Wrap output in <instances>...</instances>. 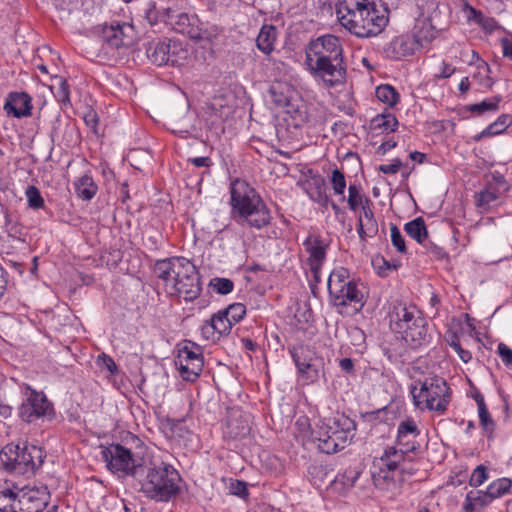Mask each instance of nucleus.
Instances as JSON below:
<instances>
[{"label": "nucleus", "mask_w": 512, "mask_h": 512, "mask_svg": "<svg viewBox=\"0 0 512 512\" xmlns=\"http://www.w3.org/2000/svg\"><path fill=\"white\" fill-rule=\"evenodd\" d=\"M387 415H388L387 407H384L381 409L361 413V419L364 422L373 426V425H377L382 422H386L388 419Z\"/></svg>", "instance_id": "3c124183"}, {"label": "nucleus", "mask_w": 512, "mask_h": 512, "mask_svg": "<svg viewBox=\"0 0 512 512\" xmlns=\"http://www.w3.org/2000/svg\"><path fill=\"white\" fill-rule=\"evenodd\" d=\"M329 245V242L319 234H310L303 241V246L308 253V266H313L315 269L323 266L326 261Z\"/></svg>", "instance_id": "5701e85b"}, {"label": "nucleus", "mask_w": 512, "mask_h": 512, "mask_svg": "<svg viewBox=\"0 0 512 512\" xmlns=\"http://www.w3.org/2000/svg\"><path fill=\"white\" fill-rule=\"evenodd\" d=\"M153 273L170 296L193 301L201 293V278L196 266L187 258L173 256L156 260Z\"/></svg>", "instance_id": "f03ea898"}, {"label": "nucleus", "mask_w": 512, "mask_h": 512, "mask_svg": "<svg viewBox=\"0 0 512 512\" xmlns=\"http://www.w3.org/2000/svg\"><path fill=\"white\" fill-rule=\"evenodd\" d=\"M147 58L157 66H180L189 56V50L180 41L166 39L150 43L146 49Z\"/></svg>", "instance_id": "ddd939ff"}, {"label": "nucleus", "mask_w": 512, "mask_h": 512, "mask_svg": "<svg viewBox=\"0 0 512 512\" xmlns=\"http://www.w3.org/2000/svg\"><path fill=\"white\" fill-rule=\"evenodd\" d=\"M497 352L504 365L507 367H512V349L504 343H499Z\"/></svg>", "instance_id": "680f3d73"}, {"label": "nucleus", "mask_w": 512, "mask_h": 512, "mask_svg": "<svg viewBox=\"0 0 512 512\" xmlns=\"http://www.w3.org/2000/svg\"><path fill=\"white\" fill-rule=\"evenodd\" d=\"M276 39V28L273 25H263L256 39L257 48L262 53L269 55L274 50Z\"/></svg>", "instance_id": "7c9ffc66"}, {"label": "nucleus", "mask_w": 512, "mask_h": 512, "mask_svg": "<svg viewBox=\"0 0 512 512\" xmlns=\"http://www.w3.org/2000/svg\"><path fill=\"white\" fill-rule=\"evenodd\" d=\"M336 12L340 24L360 38L380 34L389 21V8L381 0H340Z\"/></svg>", "instance_id": "f257e3e1"}, {"label": "nucleus", "mask_w": 512, "mask_h": 512, "mask_svg": "<svg viewBox=\"0 0 512 512\" xmlns=\"http://www.w3.org/2000/svg\"><path fill=\"white\" fill-rule=\"evenodd\" d=\"M417 40V48L427 47L436 36V31L433 27L424 23L415 33L411 34Z\"/></svg>", "instance_id": "37998d69"}, {"label": "nucleus", "mask_w": 512, "mask_h": 512, "mask_svg": "<svg viewBox=\"0 0 512 512\" xmlns=\"http://www.w3.org/2000/svg\"><path fill=\"white\" fill-rule=\"evenodd\" d=\"M478 416L480 426L482 427L484 433L487 435L488 439H493L496 430V423L491 417L488 407L486 406L484 408L478 409Z\"/></svg>", "instance_id": "49530a36"}, {"label": "nucleus", "mask_w": 512, "mask_h": 512, "mask_svg": "<svg viewBox=\"0 0 512 512\" xmlns=\"http://www.w3.org/2000/svg\"><path fill=\"white\" fill-rule=\"evenodd\" d=\"M211 324L213 325L216 333H217V339H219L222 335H227L230 333L233 324L230 322V320L227 318V316L221 311L218 313L212 315V317L209 319Z\"/></svg>", "instance_id": "79ce46f5"}, {"label": "nucleus", "mask_w": 512, "mask_h": 512, "mask_svg": "<svg viewBox=\"0 0 512 512\" xmlns=\"http://www.w3.org/2000/svg\"><path fill=\"white\" fill-rule=\"evenodd\" d=\"M173 25L176 32L187 35L191 39L200 37L197 19L194 16H189L187 13H180Z\"/></svg>", "instance_id": "cd10ccee"}, {"label": "nucleus", "mask_w": 512, "mask_h": 512, "mask_svg": "<svg viewBox=\"0 0 512 512\" xmlns=\"http://www.w3.org/2000/svg\"><path fill=\"white\" fill-rule=\"evenodd\" d=\"M376 97L384 104L393 107L399 102L400 94L393 86L382 84L376 88Z\"/></svg>", "instance_id": "58836bf2"}, {"label": "nucleus", "mask_w": 512, "mask_h": 512, "mask_svg": "<svg viewBox=\"0 0 512 512\" xmlns=\"http://www.w3.org/2000/svg\"><path fill=\"white\" fill-rule=\"evenodd\" d=\"M160 238L159 234L149 235L145 239L144 245L151 251H157L161 247Z\"/></svg>", "instance_id": "338daca9"}, {"label": "nucleus", "mask_w": 512, "mask_h": 512, "mask_svg": "<svg viewBox=\"0 0 512 512\" xmlns=\"http://www.w3.org/2000/svg\"><path fill=\"white\" fill-rule=\"evenodd\" d=\"M17 493L6 483L0 484V512H15Z\"/></svg>", "instance_id": "e433bc0d"}, {"label": "nucleus", "mask_w": 512, "mask_h": 512, "mask_svg": "<svg viewBox=\"0 0 512 512\" xmlns=\"http://www.w3.org/2000/svg\"><path fill=\"white\" fill-rule=\"evenodd\" d=\"M420 433L421 431L414 418L407 417L398 424L394 446L405 454L410 455L420 447L417 441Z\"/></svg>", "instance_id": "a211bd4d"}, {"label": "nucleus", "mask_w": 512, "mask_h": 512, "mask_svg": "<svg viewBox=\"0 0 512 512\" xmlns=\"http://www.w3.org/2000/svg\"><path fill=\"white\" fill-rule=\"evenodd\" d=\"M3 108L8 116L29 117L33 109L32 98L26 92H11L8 94Z\"/></svg>", "instance_id": "b1692460"}, {"label": "nucleus", "mask_w": 512, "mask_h": 512, "mask_svg": "<svg viewBox=\"0 0 512 512\" xmlns=\"http://www.w3.org/2000/svg\"><path fill=\"white\" fill-rule=\"evenodd\" d=\"M201 334L206 340H218L217 333L209 320H207L201 327Z\"/></svg>", "instance_id": "69168bd1"}, {"label": "nucleus", "mask_w": 512, "mask_h": 512, "mask_svg": "<svg viewBox=\"0 0 512 512\" xmlns=\"http://www.w3.org/2000/svg\"><path fill=\"white\" fill-rule=\"evenodd\" d=\"M371 477L375 487L382 491H391L397 488L398 482L402 480L391 472L384 471L380 468H374Z\"/></svg>", "instance_id": "c85d7f7f"}, {"label": "nucleus", "mask_w": 512, "mask_h": 512, "mask_svg": "<svg viewBox=\"0 0 512 512\" xmlns=\"http://www.w3.org/2000/svg\"><path fill=\"white\" fill-rule=\"evenodd\" d=\"M372 124L375 129H381L385 132H395L399 125L396 116L390 112L377 115L373 118Z\"/></svg>", "instance_id": "4c0bfd02"}, {"label": "nucleus", "mask_w": 512, "mask_h": 512, "mask_svg": "<svg viewBox=\"0 0 512 512\" xmlns=\"http://www.w3.org/2000/svg\"><path fill=\"white\" fill-rule=\"evenodd\" d=\"M97 363L101 368L106 369L112 375L118 372L117 365L113 358L105 353H102L101 355L98 356Z\"/></svg>", "instance_id": "4d7b16f0"}, {"label": "nucleus", "mask_w": 512, "mask_h": 512, "mask_svg": "<svg viewBox=\"0 0 512 512\" xmlns=\"http://www.w3.org/2000/svg\"><path fill=\"white\" fill-rule=\"evenodd\" d=\"M458 7L468 22L476 24L482 14V11L471 6L467 0H458Z\"/></svg>", "instance_id": "603ef678"}, {"label": "nucleus", "mask_w": 512, "mask_h": 512, "mask_svg": "<svg viewBox=\"0 0 512 512\" xmlns=\"http://www.w3.org/2000/svg\"><path fill=\"white\" fill-rule=\"evenodd\" d=\"M249 416L239 410H232L223 428V437L228 440H240L250 434Z\"/></svg>", "instance_id": "412c9836"}, {"label": "nucleus", "mask_w": 512, "mask_h": 512, "mask_svg": "<svg viewBox=\"0 0 512 512\" xmlns=\"http://www.w3.org/2000/svg\"><path fill=\"white\" fill-rule=\"evenodd\" d=\"M418 50L417 40L411 34H402L394 37L384 47V54L388 59L401 60Z\"/></svg>", "instance_id": "4be33fe9"}, {"label": "nucleus", "mask_w": 512, "mask_h": 512, "mask_svg": "<svg viewBox=\"0 0 512 512\" xmlns=\"http://www.w3.org/2000/svg\"><path fill=\"white\" fill-rule=\"evenodd\" d=\"M222 312L234 325L244 318L246 314V307L242 303H233L229 305L226 309L222 310Z\"/></svg>", "instance_id": "8fccbe9b"}, {"label": "nucleus", "mask_w": 512, "mask_h": 512, "mask_svg": "<svg viewBox=\"0 0 512 512\" xmlns=\"http://www.w3.org/2000/svg\"><path fill=\"white\" fill-rule=\"evenodd\" d=\"M75 193L83 201L92 200L98 192V186L89 174H84L74 182Z\"/></svg>", "instance_id": "c756f323"}, {"label": "nucleus", "mask_w": 512, "mask_h": 512, "mask_svg": "<svg viewBox=\"0 0 512 512\" xmlns=\"http://www.w3.org/2000/svg\"><path fill=\"white\" fill-rule=\"evenodd\" d=\"M356 423L344 414L328 418L312 431L318 449L326 454H333L344 449L354 438Z\"/></svg>", "instance_id": "423d86ee"}, {"label": "nucleus", "mask_w": 512, "mask_h": 512, "mask_svg": "<svg viewBox=\"0 0 512 512\" xmlns=\"http://www.w3.org/2000/svg\"><path fill=\"white\" fill-rule=\"evenodd\" d=\"M390 233L392 245L396 248L398 252L406 253L407 248L404 237L402 236L401 231L395 224H390Z\"/></svg>", "instance_id": "5fc2aeb1"}, {"label": "nucleus", "mask_w": 512, "mask_h": 512, "mask_svg": "<svg viewBox=\"0 0 512 512\" xmlns=\"http://www.w3.org/2000/svg\"><path fill=\"white\" fill-rule=\"evenodd\" d=\"M330 182L336 195L342 196L341 200L345 201L344 192L346 189V179L339 169H334L331 174Z\"/></svg>", "instance_id": "09e8293b"}, {"label": "nucleus", "mask_w": 512, "mask_h": 512, "mask_svg": "<svg viewBox=\"0 0 512 512\" xmlns=\"http://www.w3.org/2000/svg\"><path fill=\"white\" fill-rule=\"evenodd\" d=\"M288 352L303 383L317 382L323 369V359L317 356L310 346L302 343L289 346Z\"/></svg>", "instance_id": "f8f14e48"}, {"label": "nucleus", "mask_w": 512, "mask_h": 512, "mask_svg": "<svg viewBox=\"0 0 512 512\" xmlns=\"http://www.w3.org/2000/svg\"><path fill=\"white\" fill-rule=\"evenodd\" d=\"M419 384V389L416 385L410 388L414 405L420 410L444 415L451 401V390L447 382L442 377L434 376L425 378Z\"/></svg>", "instance_id": "6e6552de"}, {"label": "nucleus", "mask_w": 512, "mask_h": 512, "mask_svg": "<svg viewBox=\"0 0 512 512\" xmlns=\"http://www.w3.org/2000/svg\"><path fill=\"white\" fill-rule=\"evenodd\" d=\"M494 500L488 490H471L466 494L461 512L481 511Z\"/></svg>", "instance_id": "bb28decb"}, {"label": "nucleus", "mask_w": 512, "mask_h": 512, "mask_svg": "<svg viewBox=\"0 0 512 512\" xmlns=\"http://www.w3.org/2000/svg\"><path fill=\"white\" fill-rule=\"evenodd\" d=\"M210 285L213 287L214 291L221 295L229 294L234 289L233 281L228 278L216 277L210 281Z\"/></svg>", "instance_id": "864d4df0"}, {"label": "nucleus", "mask_w": 512, "mask_h": 512, "mask_svg": "<svg viewBox=\"0 0 512 512\" xmlns=\"http://www.w3.org/2000/svg\"><path fill=\"white\" fill-rule=\"evenodd\" d=\"M45 457L42 448L28 443L22 446L6 445L0 453L5 469L19 475L34 474L42 466Z\"/></svg>", "instance_id": "9b49d317"}, {"label": "nucleus", "mask_w": 512, "mask_h": 512, "mask_svg": "<svg viewBox=\"0 0 512 512\" xmlns=\"http://www.w3.org/2000/svg\"><path fill=\"white\" fill-rule=\"evenodd\" d=\"M389 326L392 332L413 347L426 343L428 337L427 322L415 306L398 302L389 311Z\"/></svg>", "instance_id": "39448f33"}, {"label": "nucleus", "mask_w": 512, "mask_h": 512, "mask_svg": "<svg viewBox=\"0 0 512 512\" xmlns=\"http://www.w3.org/2000/svg\"><path fill=\"white\" fill-rule=\"evenodd\" d=\"M402 165V161L399 158H396L390 164L380 165L378 170L383 174H396Z\"/></svg>", "instance_id": "e2e57ef3"}, {"label": "nucleus", "mask_w": 512, "mask_h": 512, "mask_svg": "<svg viewBox=\"0 0 512 512\" xmlns=\"http://www.w3.org/2000/svg\"><path fill=\"white\" fill-rule=\"evenodd\" d=\"M512 123V117L509 114L500 115L496 121L488 125L482 132L474 136L475 141L483 138L499 135L503 133Z\"/></svg>", "instance_id": "473e14b6"}, {"label": "nucleus", "mask_w": 512, "mask_h": 512, "mask_svg": "<svg viewBox=\"0 0 512 512\" xmlns=\"http://www.w3.org/2000/svg\"><path fill=\"white\" fill-rule=\"evenodd\" d=\"M404 231L419 244H422L428 237L426 224L422 217H417L407 222L404 225Z\"/></svg>", "instance_id": "72a5a7b5"}, {"label": "nucleus", "mask_w": 512, "mask_h": 512, "mask_svg": "<svg viewBox=\"0 0 512 512\" xmlns=\"http://www.w3.org/2000/svg\"><path fill=\"white\" fill-rule=\"evenodd\" d=\"M175 364L184 381L194 382L200 376L204 360L200 346L189 341L179 349Z\"/></svg>", "instance_id": "2eb2a0df"}, {"label": "nucleus", "mask_w": 512, "mask_h": 512, "mask_svg": "<svg viewBox=\"0 0 512 512\" xmlns=\"http://www.w3.org/2000/svg\"><path fill=\"white\" fill-rule=\"evenodd\" d=\"M373 202L366 200L365 205L361 206L358 216L357 233L361 241L372 238L378 233V223L373 212Z\"/></svg>", "instance_id": "393cba45"}, {"label": "nucleus", "mask_w": 512, "mask_h": 512, "mask_svg": "<svg viewBox=\"0 0 512 512\" xmlns=\"http://www.w3.org/2000/svg\"><path fill=\"white\" fill-rule=\"evenodd\" d=\"M490 66L485 62L481 61L477 65V72L473 74L472 78L475 80L482 88L487 90H491L495 81L490 76Z\"/></svg>", "instance_id": "ea45409f"}, {"label": "nucleus", "mask_w": 512, "mask_h": 512, "mask_svg": "<svg viewBox=\"0 0 512 512\" xmlns=\"http://www.w3.org/2000/svg\"><path fill=\"white\" fill-rule=\"evenodd\" d=\"M327 288L330 302L340 314L347 306L354 307L355 312L359 313L366 304L363 284L359 279L351 277L345 267L338 266L331 271Z\"/></svg>", "instance_id": "20e7f679"}, {"label": "nucleus", "mask_w": 512, "mask_h": 512, "mask_svg": "<svg viewBox=\"0 0 512 512\" xmlns=\"http://www.w3.org/2000/svg\"><path fill=\"white\" fill-rule=\"evenodd\" d=\"M502 101L501 95H495L490 98H486L480 103L470 104L466 109L478 115L485 114L487 112H496L499 109V104Z\"/></svg>", "instance_id": "c9c22d12"}, {"label": "nucleus", "mask_w": 512, "mask_h": 512, "mask_svg": "<svg viewBox=\"0 0 512 512\" xmlns=\"http://www.w3.org/2000/svg\"><path fill=\"white\" fill-rule=\"evenodd\" d=\"M476 24L489 33L495 31L499 27L498 22L493 17L486 16L483 13Z\"/></svg>", "instance_id": "bf43d9fd"}, {"label": "nucleus", "mask_w": 512, "mask_h": 512, "mask_svg": "<svg viewBox=\"0 0 512 512\" xmlns=\"http://www.w3.org/2000/svg\"><path fill=\"white\" fill-rule=\"evenodd\" d=\"M305 65L311 76L327 88L342 85L346 81L347 67L344 57L305 62Z\"/></svg>", "instance_id": "4468645a"}, {"label": "nucleus", "mask_w": 512, "mask_h": 512, "mask_svg": "<svg viewBox=\"0 0 512 512\" xmlns=\"http://www.w3.org/2000/svg\"><path fill=\"white\" fill-rule=\"evenodd\" d=\"M363 472L364 465L359 461H355L337 474L333 481L334 489L342 494H346L356 486Z\"/></svg>", "instance_id": "a878e982"}, {"label": "nucleus", "mask_w": 512, "mask_h": 512, "mask_svg": "<svg viewBox=\"0 0 512 512\" xmlns=\"http://www.w3.org/2000/svg\"><path fill=\"white\" fill-rule=\"evenodd\" d=\"M101 458L107 470L122 480L139 479L145 472L143 460L120 443H111L102 447Z\"/></svg>", "instance_id": "9d476101"}, {"label": "nucleus", "mask_w": 512, "mask_h": 512, "mask_svg": "<svg viewBox=\"0 0 512 512\" xmlns=\"http://www.w3.org/2000/svg\"><path fill=\"white\" fill-rule=\"evenodd\" d=\"M344 57L339 37L327 34L312 39L305 48V62Z\"/></svg>", "instance_id": "dca6fc26"}, {"label": "nucleus", "mask_w": 512, "mask_h": 512, "mask_svg": "<svg viewBox=\"0 0 512 512\" xmlns=\"http://www.w3.org/2000/svg\"><path fill=\"white\" fill-rule=\"evenodd\" d=\"M54 80L57 84L56 90L53 92L56 100L64 107L71 106L70 90L67 80L62 76H55Z\"/></svg>", "instance_id": "a19ab883"}, {"label": "nucleus", "mask_w": 512, "mask_h": 512, "mask_svg": "<svg viewBox=\"0 0 512 512\" xmlns=\"http://www.w3.org/2000/svg\"><path fill=\"white\" fill-rule=\"evenodd\" d=\"M512 486V480L509 478H500L491 482L487 490L491 495L492 499L495 500L510 492Z\"/></svg>", "instance_id": "a18cd8bd"}, {"label": "nucleus", "mask_w": 512, "mask_h": 512, "mask_svg": "<svg viewBox=\"0 0 512 512\" xmlns=\"http://www.w3.org/2000/svg\"><path fill=\"white\" fill-rule=\"evenodd\" d=\"M269 93L277 107H286L291 102L293 89L285 82H276L270 86Z\"/></svg>", "instance_id": "2f4dec72"}, {"label": "nucleus", "mask_w": 512, "mask_h": 512, "mask_svg": "<svg viewBox=\"0 0 512 512\" xmlns=\"http://www.w3.org/2000/svg\"><path fill=\"white\" fill-rule=\"evenodd\" d=\"M455 71H456V68L452 64L443 60V61H441L437 72H435L434 78L435 79H447V78L451 77L455 73Z\"/></svg>", "instance_id": "13d9d810"}, {"label": "nucleus", "mask_w": 512, "mask_h": 512, "mask_svg": "<svg viewBox=\"0 0 512 512\" xmlns=\"http://www.w3.org/2000/svg\"><path fill=\"white\" fill-rule=\"evenodd\" d=\"M230 491L233 495L246 499L249 495L246 482L235 480L230 484Z\"/></svg>", "instance_id": "052dcab7"}, {"label": "nucleus", "mask_w": 512, "mask_h": 512, "mask_svg": "<svg viewBox=\"0 0 512 512\" xmlns=\"http://www.w3.org/2000/svg\"><path fill=\"white\" fill-rule=\"evenodd\" d=\"M468 396L474 399V401L477 404V408L481 409L486 407L485 399L483 394L479 391L477 387H475L473 384H471V390L468 393Z\"/></svg>", "instance_id": "0e129e2a"}, {"label": "nucleus", "mask_w": 512, "mask_h": 512, "mask_svg": "<svg viewBox=\"0 0 512 512\" xmlns=\"http://www.w3.org/2000/svg\"><path fill=\"white\" fill-rule=\"evenodd\" d=\"M498 199L499 193L497 189L492 186L486 187L475 195L476 206L481 209L482 212H487Z\"/></svg>", "instance_id": "f704fd0d"}, {"label": "nucleus", "mask_w": 512, "mask_h": 512, "mask_svg": "<svg viewBox=\"0 0 512 512\" xmlns=\"http://www.w3.org/2000/svg\"><path fill=\"white\" fill-rule=\"evenodd\" d=\"M101 39L111 48L128 47L133 42V26L126 22L105 25L102 29Z\"/></svg>", "instance_id": "6ab92c4d"}, {"label": "nucleus", "mask_w": 512, "mask_h": 512, "mask_svg": "<svg viewBox=\"0 0 512 512\" xmlns=\"http://www.w3.org/2000/svg\"><path fill=\"white\" fill-rule=\"evenodd\" d=\"M230 206L233 219L243 227L260 230L271 223L267 205L245 180L236 179L231 183Z\"/></svg>", "instance_id": "7ed1b4c3"}, {"label": "nucleus", "mask_w": 512, "mask_h": 512, "mask_svg": "<svg viewBox=\"0 0 512 512\" xmlns=\"http://www.w3.org/2000/svg\"><path fill=\"white\" fill-rule=\"evenodd\" d=\"M20 393L21 403L17 407V415L22 422L37 425L52 421L56 417L54 403L43 391L23 383L20 386Z\"/></svg>", "instance_id": "1a4fd4ad"}, {"label": "nucleus", "mask_w": 512, "mask_h": 512, "mask_svg": "<svg viewBox=\"0 0 512 512\" xmlns=\"http://www.w3.org/2000/svg\"><path fill=\"white\" fill-rule=\"evenodd\" d=\"M49 493L46 489H28L17 493L15 512H43L48 504Z\"/></svg>", "instance_id": "aec40b11"}, {"label": "nucleus", "mask_w": 512, "mask_h": 512, "mask_svg": "<svg viewBox=\"0 0 512 512\" xmlns=\"http://www.w3.org/2000/svg\"><path fill=\"white\" fill-rule=\"evenodd\" d=\"M488 479L487 468L484 465H478L472 472L469 484L472 487H479Z\"/></svg>", "instance_id": "6e6d98bb"}, {"label": "nucleus", "mask_w": 512, "mask_h": 512, "mask_svg": "<svg viewBox=\"0 0 512 512\" xmlns=\"http://www.w3.org/2000/svg\"><path fill=\"white\" fill-rule=\"evenodd\" d=\"M181 477L170 464L160 462L148 468L141 491L150 499L167 502L180 492Z\"/></svg>", "instance_id": "0eeeda50"}, {"label": "nucleus", "mask_w": 512, "mask_h": 512, "mask_svg": "<svg viewBox=\"0 0 512 512\" xmlns=\"http://www.w3.org/2000/svg\"><path fill=\"white\" fill-rule=\"evenodd\" d=\"M25 196L27 199V203L29 208L38 210L42 209L45 205L44 199L40 193V190L34 186L29 185L25 189Z\"/></svg>", "instance_id": "de8ad7c7"}, {"label": "nucleus", "mask_w": 512, "mask_h": 512, "mask_svg": "<svg viewBox=\"0 0 512 512\" xmlns=\"http://www.w3.org/2000/svg\"><path fill=\"white\" fill-rule=\"evenodd\" d=\"M366 200L370 199L361 193V188L359 186L355 184L349 185L347 204L350 210L356 211L358 208L365 205Z\"/></svg>", "instance_id": "c03bdc74"}, {"label": "nucleus", "mask_w": 512, "mask_h": 512, "mask_svg": "<svg viewBox=\"0 0 512 512\" xmlns=\"http://www.w3.org/2000/svg\"><path fill=\"white\" fill-rule=\"evenodd\" d=\"M451 347L464 363H468L472 359L471 353L468 350L463 349L459 342H452Z\"/></svg>", "instance_id": "774afa93"}, {"label": "nucleus", "mask_w": 512, "mask_h": 512, "mask_svg": "<svg viewBox=\"0 0 512 512\" xmlns=\"http://www.w3.org/2000/svg\"><path fill=\"white\" fill-rule=\"evenodd\" d=\"M411 461V455L398 450L396 446H387L382 455L375 460L373 467L391 472L397 476L413 475L416 470L410 466Z\"/></svg>", "instance_id": "f3484780"}]
</instances>
